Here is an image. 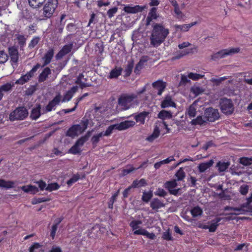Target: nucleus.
Listing matches in <instances>:
<instances>
[{"mask_svg":"<svg viewBox=\"0 0 252 252\" xmlns=\"http://www.w3.org/2000/svg\"><path fill=\"white\" fill-rule=\"evenodd\" d=\"M169 33V30L162 25L156 24L153 27L150 37L151 44L154 47L160 45L165 40Z\"/></svg>","mask_w":252,"mask_h":252,"instance_id":"f257e3e1","label":"nucleus"},{"mask_svg":"<svg viewBox=\"0 0 252 252\" xmlns=\"http://www.w3.org/2000/svg\"><path fill=\"white\" fill-rule=\"evenodd\" d=\"M136 98L137 95L133 94H123L118 98V105L123 110L133 108L138 104Z\"/></svg>","mask_w":252,"mask_h":252,"instance_id":"f03ea898","label":"nucleus"},{"mask_svg":"<svg viewBox=\"0 0 252 252\" xmlns=\"http://www.w3.org/2000/svg\"><path fill=\"white\" fill-rule=\"evenodd\" d=\"M142 223V221L140 220H133L130 222L129 226L133 231V234L142 235L150 239H154L156 237L155 234L154 233H149L145 229L140 227L139 225Z\"/></svg>","mask_w":252,"mask_h":252,"instance_id":"7ed1b4c3","label":"nucleus"},{"mask_svg":"<svg viewBox=\"0 0 252 252\" xmlns=\"http://www.w3.org/2000/svg\"><path fill=\"white\" fill-rule=\"evenodd\" d=\"M89 124L88 119L83 120L80 124L72 126L67 131L66 135L72 138L83 132L87 128Z\"/></svg>","mask_w":252,"mask_h":252,"instance_id":"20e7f679","label":"nucleus"},{"mask_svg":"<svg viewBox=\"0 0 252 252\" xmlns=\"http://www.w3.org/2000/svg\"><path fill=\"white\" fill-rule=\"evenodd\" d=\"M135 125V122L133 121H125L119 124L111 125L106 129V131L103 132V136L110 135L112 133L114 129L123 130L133 127Z\"/></svg>","mask_w":252,"mask_h":252,"instance_id":"39448f33","label":"nucleus"},{"mask_svg":"<svg viewBox=\"0 0 252 252\" xmlns=\"http://www.w3.org/2000/svg\"><path fill=\"white\" fill-rule=\"evenodd\" d=\"M240 48H231L221 50L211 56V60L216 61L217 59L225 57L227 56H231L239 52Z\"/></svg>","mask_w":252,"mask_h":252,"instance_id":"423d86ee","label":"nucleus"},{"mask_svg":"<svg viewBox=\"0 0 252 252\" xmlns=\"http://www.w3.org/2000/svg\"><path fill=\"white\" fill-rule=\"evenodd\" d=\"M28 115V110L24 107H19L12 111L9 115V119L11 121L23 120Z\"/></svg>","mask_w":252,"mask_h":252,"instance_id":"0eeeda50","label":"nucleus"},{"mask_svg":"<svg viewBox=\"0 0 252 252\" xmlns=\"http://www.w3.org/2000/svg\"><path fill=\"white\" fill-rule=\"evenodd\" d=\"M220 105L222 112L226 115L232 114L234 111V107L231 100L227 98H221Z\"/></svg>","mask_w":252,"mask_h":252,"instance_id":"6e6552de","label":"nucleus"},{"mask_svg":"<svg viewBox=\"0 0 252 252\" xmlns=\"http://www.w3.org/2000/svg\"><path fill=\"white\" fill-rule=\"evenodd\" d=\"M62 95L60 94H57L55 97L47 105V106L42 108V114H45L47 112L55 110L60 102H61Z\"/></svg>","mask_w":252,"mask_h":252,"instance_id":"1a4fd4ad","label":"nucleus"},{"mask_svg":"<svg viewBox=\"0 0 252 252\" xmlns=\"http://www.w3.org/2000/svg\"><path fill=\"white\" fill-rule=\"evenodd\" d=\"M57 0H50L43 8V14L46 18H50L57 7Z\"/></svg>","mask_w":252,"mask_h":252,"instance_id":"9d476101","label":"nucleus"},{"mask_svg":"<svg viewBox=\"0 0 252 252\" xmlns=\"http://www.w3.org/2000/svg\"><path fill=\"white\" fill-rule=\"evenodd\" d=\"M40 65L38 63L34 65L32 68L25 75H22L18 79L15 83L23 85L27 82L33 76L34 72L39 68Z\"/></svg>","mask_w":252,"mask_h":252,"instance_id":"9b49d317","label":"nucleus"},{"mask_svg":"<svg viewBox=\"0 0 252 252\" xmlns=\"http://www.w3.org/2000/svg\"><path fill=\"white\" fill-rule=\"evenodd\" d=\"M204 117L206 118L207 121L213 122L218 120L220 115L217 109L209 107L206 108L205 110Z\"/></svg>","mask_w":252,"mask_h":252,"instance_id":"f8f14e48","label":"nucleus"},{"mask_svg":"<svg viewBox=\"0 0 252 252\" xmlns=\"http://www.w3.org/2000/svg\"><path fill=\"white\" fill-rule=\"evenodd\" d=\"M73 43L74 42L71 41L68 44L63 46L62 49L56 55V59L57 60L61 59L64 56L69 53L73 47Z\"/></svg>","mask_w":252,"mask_h":252,"instance_id":"ddd939ff","label":"nucleus"},{"mask_svg":"<svg viewBox=\"0 0 252 252\" xmlns=\"http://www.w3.org/2000/svg\"><path fill=\"white\" fill-rule=\"evenodd\" d=\"M78 89L77 86H73L64 94L63 99L61 98V102H65L70 101L74 94L77 92Z\"/></svg>","mask_w":252,"mask_h":252,"instance_id":"4468645a","label":"nucleus"},{"mask_svg":"<svg viewBox=\"0 0 252 252\" xmlns=\"http://www.w3.org/2000/svg\"><path fill=\"white\" fill-rule=\"evenodd\" d=\"M199 108L198 102L194 101L186 110V114L189 118H193L196 116L197 110Z\"/></svg>","mask_w":252,"mask_h":252,"instance_id":"2eb2a0df","label":"nucleus"},{"mask_svg":"<svg viewBox=\"0 0 252 252\" xmlns=\"http://www.w3.org/2000/svg\"><path fill=\"white\" fill-rule=\"evenodd\" d=\"M149 113L146 111H143L138 114H133L132 116L134 117L136 122L140 125L145 124V119L148 116Z\"/></svg>","mask_w":252,"mask_h":252,"instance_id":"dca6fc26","label":"nucleus"},{"mask_svg":"<svg viewBox=\"0 0 252 252\" xmlns=\"http://www.w3.org/2000/svg\"><path fill=\"white\" fill-rule=\"evenodd\" d=\"M145 6H140L139 5H135L133 6L129 5L125 6L124 8V10L127 13H136L142 11Z\"/></svg>","mask_w":252,"mask_h":252,"instance_id":"f3484780","label":"nucleus"},{"mask_svg":"<svg viewBox=\"0 0 252 252\" xmlns=\"http://www.w3.org/2000/svg\"><path fill=\"white\" fill-rule=\"evenodd\" d=\"M152 86L158 90V94L160 95L166 88V83L161 80H158L153 82Z\"/></svg>","mask_w":252,"mask_h":252,"instance_id":"a211bd4d","label":"nucleus"},{"mask_svg":"<svg viewBox=\"0 0 252 252\" xmlns=\"http://www.w3.org/2000/svg\"><path fill=\"white\" fill-rule=\"evenodd\" d=\"M54 55V50L53 48H50L45 53L42 60L43 61L42 67L48 64L51 61Z\"/></svg>","mask_w":252,"mask_h":252,"instance_id":"6ab92c4d","label":"nucleus"},{"mask_svg":"<svg viewBox=\"0 0 252 252\" xmlns=\"http://www.w3.org/2000/svg\"><path fill=\"white\" fill-rule=\"evenodd\" d=\"M9 54L12 64H16L18 60V52L16 48L14 47L9 48Z\"/></svg>","mask_w":252,"mask_h":252,"instance_id":"aec40b11","label":"nucleus"},{"mask_svg":"<svg viewBox=\"0 0 252 252\" xmlns=\"http://www.w3.org/2000/svg\"><path fill=\"white\" fill-rule=\"evenodd\" d=\"M177 185L176 180H173L167 182L165 185V188L167 189L170 193L172 194H176L178 193V190L177 189H174Z\"/></svg>","mask_w":252,"mask_h":252,"instance_id":"412c9836","label":"nucleus"},{"mask_svg":"<svg viewBox=\"0 0 252 252\" xmlns=\"http://www.w3.org/2000/svg\"><path fill=\"white\" fill-rule=\"evenodd\" d=\"M197 51V48L194 47L190 49H187L181 51H179L176 52L175 56L174 57V59L175 60L179 59L183 57L188 55L189 53L194 52Z\"/></svg>","mask_w":252,"mask_h":252,"instance_id":"4be33fe9","label":"nucleus"},{"mask_svg":"<svg viewBox=\"0 0 252 252\" xmlns=\"http://www.w3.org/2000/svg\"><path fill=\"white\" fill-rule=\"evenodd\" d=\"M42 114V109L40 105H38L36 107L32 109L31 114V117L32 120L37 119Z\"/></svg>","mask_w":252,"mask_h":252,"instance_id":"5701e85b","label":"nucleus"},{"mask_svg":"<svg viewBox=\"0 0 252 252\" xmlns=\"http://www.w3.org/2000/svg\"><path fill=\"white\" fill-rule=\"evenodd\" d=\"M21 189L26 193H31L32 194H35L38 192V188L36 186L31 185L24 186L21 187Z\"/></svg>","mask_w":252,"mask_h":252,"instance_id":"b1692460","label":"nucleus"},{"mask_svg":"<svg viewBox=\"0 0 252 252\" xmlns=\"http://www.w3.org/2000/svg\"><path fill=\"white\" fill-rule=\"evenodd\" d=\"M51 73V69L48 67H45L41 72V73L39 75L38 81L39 82H43L45 81Z\"/></svg>","mask_w":252,"mask_h":252,"instance_id":"393cba45","label":"nucleus"},{"mask_svg":"<svg viewBox=\"0 0 252 252\" xmlns=\"http://www.w3.org/2000/svg\"><path fill=\"white\" fill-rule=\"evenodd\" d=\"M157 10V8L155 7L150 9L147 18V25L150 24V22L153 20L156 19L158 18Z\"/></svg>","mask_w":252,"mask_h":252,"instance_id":"a878e982","label":"nucleus"},{"mask_svg":"<svg viewBox=\"0 0 252 252\" xmlns=\"http://www.w3.org/2000/svg\"><path fill=\"white\" fill-rule=\"evenodd\" d=\"M175 103L172 101L170 96H166L161 102V106L162 108H166L168 107H174Z\"/></svg>","mask_w":252,"mask_h":252,"instance_id":"bb28decb","label":"nucleus"},{"mask_svg":"<svg viewBox=\"0 0 252 252\" xmlns=\"http://www.w3.org/2000/svg\"><path fill=\"white\" fill-rule=\"evenodd\" d=\"M207 122L206 118L202 116H198L195 119L191 120L190 124L191 125H203Z\"/></svg>","mask_w":252,"mask_h":252,"instance_id":"cd10ccee","label":"nucleus"},{"mask_svg":"<svg viewBox=\"0 0 252 252\" xmlns=\"http://www.w3.org/2000/svg\"><path fill=\"white\" fill-rule=\"evenodd\" d=\"M15 182L12 181H6L0 179V188L6 189H11L14 187Z\"/></svg>","mask_w":252,"mask_h":252,"instance_id":"c85d7f7f","label":"nucleus"},{"mask_svg":"<svg viewBox=\"0 0 252 252\" xmlns=\"http://www.w3.org/2000/svg\"><path fill=\"white\" fill-rule=\"evenodd\" d=\"M214 163L212 159L210 160L209 161L203 162L199 164L198 168L200 172H203L207 169L211 167Z\"/></svg>","mask_w":252,"mask_h":252,"instance_id":"c756f323","label":"nucleus"},{"mask_svg":"<svg viewBox=\"0 0 252 252\" xmlns=\"http://www.w3.org/2000/svg\"><path fill=\"white\" fill-rule=\"evenodd\" d=\"M159 133L160 130L159 126H156L154 128L153 133L149 135L148 137H147L146 140L150 142H153L155 139H156L158 137Z\"/></svg>","mask_w":252,"mask_h":252,"instance_id":"7c9ffc66","label":"nucleus"},{"mask_svg":"<svg viewBox=\"0 0 252 252\" xmlns=\"http://www.w3.org/2000/svg\"><path fill=\"white\" fill-rule=\"evenodd\" d=\"M122 71L123 68L122 67H115L110 71L109 75V78L113 79L118 78L120 75H121Z\"/></svg>","mask_w":252,"mask_h":252,"instance_id":"2f4dec72","label":"nucleus"},{"mask_svg":"<svg viewBox=\"0 0 252 252\" xmlns=\"http://www.w3.org/2000/svg\"><path fill=\"white\" fill-rule=\"evenodd\" d=\"M150 206L153 210H158L164 206V204L158 199L154 198L150 203Z\"/></svg>","mask_w":252,"mask_h":252,"instance_id":"473e14b6","label":"nucleus"},{"mask_svg":"<svg viewBox=\"0 0 252 252\" xmlns=\"http://www.w3.org/2000/svg\"><path fill=\"white\" fill-rule=\"evenodd\" d=\"M221 220L220 218H217L211 221V223L209 225V231L215 232L219 225V222Z\"/></svg>","mask_w":252,"mask_h":252,"instance_id":"72a5a7b5","label":"nucleus"},{"mask_svg":"<svg viewBox=\"0 0 252 252\" xmlns=\"http://www.w3.org/2000/svg\"><path fill=\"white\" fill-rule=\"evenodd\" d=\"M62 218H58L57 220H55L54 224L52 227L51 229V236L52 237V239H54L57 230V228L58 227L59 224L61 223V222L62 221Z\"/></svg>","mask_w":252,"mask_h":252,"instance_id":"f704fd0d","label":"nucleus"},{"mask_svg":"<svg viewBox=\"0 0 252 252\" xmlns=\"http://www.w3.org/2000/svg\"><path fill=\"white\" fill-rule=\"evenodd\" d=\"M82 79H84L86 80V79L84 78V75L82 74H79L77 77L76 80L75 81V83L79 85L81 89L90 86V84L83 82L82 81Z\"/></svg>","mask_w":252,"mask_h":252,"instance_id":"c9c22d12","label":"nucleus"},{"mask_svg":"<svg viewBox=\"0 0 252 252\" xmlns=\"http://www.w3.org/2000/svg\"><path fill=\"white\" fill-rule=\"evenodd\" d=\"M172 116V115L171 112L165 110L160 111L158 114V117L162 120L170 119Z\"/></svg>","mask_w":252,"mask_h":252,"instance_id":"e433bc0d","label":"nucleus"},{"mask_svg":"<svg viewBox=\"0 0 252 252\" xmlns=\"http://www.w3.org/2000/svg\"><path fill=\"white\" fill-rule=\"evenodd\" d=\"M229 166V162H225L223 161H219L217 165V166L218 168V170L220 172L225 171L228 168Z\"/></svg>","mask_w":252,"mask_h":252,"instance_id":"4c0bfd02","label":"nucleus"},{"mask_svg":"<svg viewBox=\"0 0 252 252\" xmlns=\"http://www.w3.org/2000/svg\"><path fill=\"white\" fill-rule=\"evenodd\" d=\"M29 4L33 8H37L42 5L45 0H28Z\"/></svg>","mask_w":252,"mask_h":252,"instance_id":"58836bf2","label":"nucleus"},{"mask_svg":"<svg viewBox=\"0 0 252 252\" xmlns=\"http://www.w3.org/2000/svg\"><path fill=\"white\" fill-rule=\"evenodd\" d=\"M202 212V210L198 206L194 207L190 211L191 214L193 217H197L201 216Z\"/></svg>","mask_w":252,"mask_h":252,"instance_id":"ea45409f","label":"nucleus"},{"mask_svg":"<svg viewBox=\"0 0 252 252\" xmlns=\"http://www.w3.org/2000/svg\"><path fill=\"white\" fill-rule=\"evenodd\" d=\"M224 210L225 211H233L234 212L230 213L231 214L233 215H240L243 213V210L242 209L238 208H233V207H225L224 208Z\"/></svg>","mask_w":252,"mask_h":252,"instance_id":"a19ab883","label":"nucleus"},{"mask_svg":"<svg viewBox=\"0 0 252 252\" xmlns=\"http://www.w3.org/2000/svg\"><path fill=\"white\" fill-rule=\"evenodd\" d=\"M204 91V89L199 86H194L190 89V92L195 96H197L202 94Z\"/></svg>","mask_w":252,"mask_h":252,"instance_id":"79ce46f5","label":"nucleus"},{"mask_svg":"<svg viewBox=\"0 0 252 252\" xmlns=\"http://www.w3.org/2000/svg\"><path fill=\"white\" fill-rule=\"evenodd\" d=\"M147 185L146 181L144 179H141L140 180H135L134 181L131 185L132 188H137V187H141L143 186H145Z\"/></svg>","mask_w":252,"mask_h":252,"instance_id":"37998d69","label":"nucleus"},{"mask_svg":"<svg viewBox=\"0 0 252 252\" xmlns=\"http://www.w3.org/2000/svg\"><path fill=\"white\" fill-rule=\"evenodd\" d=\"M153 197L152 191H144L142 197V200L145 202H148Z\"/></svg>","mask_w":252,"mask_h":252,"instance_id":"c03bdc74","label":"nucleus"},{"mask_svg":"<svg viewBox=\"0 0 252 252\" xmlns=\"http://www.w3.org/2000/svg\"><path fill=\"white\" fill-rule=\"evenodd\" d=\"M60 185L56 183H50L47 185L46 190L50 192L56 190L60 188Z\"/></svg>","mask_w":252,"mask_h":252,"instance_id":"a18cd8bd","label":"nucleus"},{"mask_svg":"<svg viewBox=\"0 0 252 252\" xmlns=\"http://www.w3.org/2000/svg\"><path fill=\"white\" fill-rule=\"evenodd\" d=\"M13 86V84L7 83L0 87V92L2 94L3 92H7L10 90Z\"/></svg>","mask_w":252,"mask_h":252,"instance_id":"49530a36","label":"nucleus"},{"mask_svg":"<svg viewBox=\"0 0 252 252\" xmlns=\"http://www.w3.org/2000/svg\"><path fill=\"white\" fill-rule=\"evenodd\" d=\"M188 76L189 79H191L192 80H198L199 79L203 78L204 75L196 73L190 72L188 74Z\"/></svg>","mask_w":252,"mask_h":252,"instance_id":"de8ad7c7","label":"nucleus"},{"mask_svg":"<svg viewBox=\"0 0 252 252\" xmlns=\"http://www.w3.org/2000/svg\"><path fill=\"white\" fill-rule=\"evenodd\" d=\"M133 67V62H128L126 66L125 69V73L126 76H129L132 70Z\"/></svg>","mask_w":252,"mask_h":252,"instance_id":"09e8293b","label":"nucleus"},{"mask_svg":"<svg viewBox=\"0 0 252 252\" xmlns=\"http://www.w3.org/2000/svg\"><path fill=\"white\" fill-rule=\"evenodd\" d=\"M240 163L245 166L250 165L252 163V158L242 157L240 158Z\"/></svg>","mask_w":252,"mask_h":252,"instance_id":"8fccbe9b","label":"nucleus"},{"mask_svg":"<svg viewBox=\"0 0 252 252\" xmlns=\"http://www.w3.org/2000/svg\"><path fill=\"white\" fill-rule=\"evenodd\" d=\"M103 136V132H101L94 135L92 138V142L93 145H96L99 141L100 138Z\"/></svg>","mask_w":252,"mask_h":252,"instance_id":"3c124183","label":"nucleus"},{"mask_svg":"<svg viewBox=\"0 0 252 252\" xmlns=\"http://www.w3.org/2000/svg\"><path fill=\"white\" fill-rule=\"evenodd\" d=\"M81 151L80 147L78 146L75 143V144L69 150L68 152L73 155L77 154Z\"/></svg>","mask_w":252,"mask_h":252,"instance_id":"603ef678","label":"nucleus"},{"mask_svg":"<svg viewBox=\"0 0 252 252\" xmlns=\"http://www.w3.org/2000/svg\"><path fill=\"white\" fill-rule=\"evenodd\" d=\"M178 181L182 180L185 177V173L182 168H180L175 174Z\"/></svg>","mask_w":252,"mask_h":252,"instance_id":"864d4df0","label":"nucleus"},{"mask_svg":"<svg viewBox=\"0 0 252 252\" xmlns=\"http://www.w3.org/2000/svg\"><path fill=\"white\" fill-rule=\"evenodd\" d=\"M190 82V81L189 79L188 75L181 74V78L179 83V86H185L187 83H189Z\"/></svg>","mask_w":252,"mask_h":252,"instance_id":"5fc2aeb1","label":"nucleus"},{"mask_svg":"<svg viewBox=\"0 0 252 252\" xmlns=\"http://www.w3.org/2000/svg\"><path fill=\"white\" fill-rule=\"evenodd\" d=\"M40 37L37 36L34 37L31 41L30 43L29 44V47L30 48H34L39 42Z\"/></svg>","mask_w":252,"mask_h":252,"instance_id":"6e6d98bb","label":"nucleus"},{"mask_svg":"<svg viewBox=\"0 0 252 252\" xmlns=\"http://www.w3.org/2000/svg\"><path fill=\"white\" fill-rule=\"evenodd\" d=\"M17 39L18 40L19 44L21 46H23L26 44V39L24 35L17 34L16 35Z\"/></svg>","mask_w":252,"mask_h":252,"instance_id":"4d7b16f0","label":"nucleus"},{"mask_svg":"<svg viewBox=\"0 0 252 252\" xmlns=\"http://www.w3.org/2000/svg\"><path fill=\"white\" fill-rule=\"evenodd\" d=\"M7 54L2 50H0V64L5 63L8 60Z\"/></svg>","mask_w":252,"mask_h":252,"instance_id":"13d9d810","label":"nucleus"},{"mask_svg":"<svg viewBox=\"0 0 252 252\" xmlns=\"http://www.w3.org/2000/svg\"><path fill=\"white\" fill-rule=\"evenodd\" d=\"M50 200V198L45 197L33 198L32 200V204H36L42 202L49 201Z\"/></svg>","mask_w":252,"mask_h":252,"instance_id":"bf43d9fd","label":"nucleus"},{"mask_svg":"<svg viewBox=\"0 0 252 252\" xmlns=\"http://www.w3.org/2000/svg\"><path fill=\"white\" fill-rule=\"evenodd\" d=\"M197 24L196 22H192L188 24L182 25V32H185L189 30V29L192 26L195 25Z\"/></svg>","mask_w":252,"mask_h":252,"instance_id":"052dcab7","label":"nucleus"},{"mask_svg":"<svg viewBox=\"0 0 252 252\" xmlns=\"http://www.w3.org/2000/svg\"><path fill=\"white\" fill-rule=\"evenodd\" d=\"M88 140V136H84L80 138L76 142L75 144L80 148L84 145L85 142H86Z\"/></svg>","mask_w":252,"mask_h":252,"instance_id":"680f3d73","label":"nucleus"},{"mask_svg":"<svg viewBox=\"0 0 252 252\" xmlns=\"http://www.w3.org/2000/svg\"><path fill=\"white\" fill-rule=\"evenodd\" d=\"M119 191L115 193L111 197L110 200L108 203V207L110 209L113 208V204L116 200V198L118 195Z\"/></svg>","mask_w":252,"mask_h":252,"instance_id":"e2e57ef3","label":"nucleus"},{"mask_svg":"<svg viewBox=\"0 0 252 252\" xmlns=\"http://www.w3.org/2000/svg\"><path fill=\"white\" fill-rule=\"evenodd\" d=\"M80 178L79 174L74 175L67 182V184L68 186L72 185L73 183L77 182Z\"/></svg>","mask_w":252,"mask_h":252,"instance_id":"0e129e2a","label":"nucleus"},{"mask_svg":"<svg viewBox=\"0 0 252 252\" xmlns=\"http://www.w3.org/2000/svg\"><path fill=\"white\" fill-rule=\"evenodd\" d=\"M145 62V61L143 60H140L138 63L136 64L135 68V72L136 73H138L139 71L142 68L144 63Z\"/></svg>","mask_w":252,"mask_h":252,"instance_id":"69168bd1","label":"nucleus"},{"mask_svg":"<svg viewBox=\"0 0 252 252\" xmlns=\"http://www.w3.org/2000/svg\"><path fill=\"white\" fill-rule=\"evenodd\" d=\"M117 10H118V8L117 7H113L112 8L110 9L107 11V13L108 17L109 18H111L112 17H113L114 16V15L117 12Z\"/></svg>","mask_w":252,"mask_h":252,"instance_id":"338daca9","label":"nucleus"},{"mask_svg":"<svg viewBox=\"0 0 252 252\" xmlns=\"http://www.w3.org/2000/svg\"><path fill=\"white\" fill-rule=\"evenodd\" d=\"M41 246L39 243H35L30 247L29 251L30 252H35V250L39 249Z\"/></svg>","mask_w":252,"mask_h":252,"instance_id":"774afa93","label":"nucleus"}]
</instances>
